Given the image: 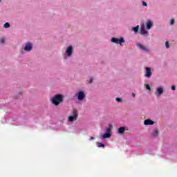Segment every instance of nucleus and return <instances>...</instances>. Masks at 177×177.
<instances>
[{"instance_id":"22","label":"nucleus","mask_w":177,"mask_h":177,"mask_svg":"<svg viewBox=\"0 0 177 177\" xmlns=\"http://www.w3.org/2000/svg\"><path fill=\"white\" fill-rule=\"evenodd\" d=\"M174 23H175V19H171L170 24L172 25V24H174Z\"/></svg>"},{"instance_id":"24","label":"nucleus","mask_w":177,"mask_h":177,"mask_svg":"<svg viewBox=\"0 0 177 177\" xmlns=\"http://www.w3.org/2000/svg\"><path fill=\"white\" fill-rule=\"evenodd\" d=\"M142 5H143V6H147V3L143 1V2H142Z\"/></svg>"},{"instance_id":"8","label":"nucleus","mask_w":177,"mask_h":177,"mask_svg":"<svg viewBox=\"0 0 177 177\" xmlns=\"http://www.w3.org/2000/svg\"><path fill=\"white\" fill-rule=\"evenodd\" d=\"M145 77L150 78L151 77V69L150 68H146V74Z\"/></svg>"},{"instance_id":"10","label":"nucleus","mask_w":177,"mask_h":177,"mask_svg":"<svg viewBox=\"0 0 177 177\" xmlns=\"http://www.w3.org/2000/svg\"><path fill=\"white\" fill-rule=\"evenodd\" d=\"M145 125H153L154 124V122L151 120H145L144 121Z\"/></svg>"},{"instance_id":"2","label":"nucleus","mask_w":177,"mask_h":177,"mask_svg":"<svg viewBox=\"0 0 177 177\" xmlns=\"http://www.w3.org/2000/svg\"><path fill=\"white\" fill-rule=\"evenodd\" d=\"M111 128H113V126L110 124L109 127L106 129V132L102 136L103 139H109V138H111Z\"/></svg>"},{"instance_id":"1","label":"nucleus","mask_w":177,"mask_h":177,"mask_svg":"<svg viewBox=\"0 0 177 177\" xmlns=\"http://www.w3.org/2000/svg\"><path fill=\"white\" fill-rule=\"evenodd\" d=\"M63 96L62 94H58L55 95L52 99V103L53 104H55V106H59L62 102H63Z\"/></svg>"},{"instance_id":"5","label":"nucleus","mask_w":177,"mask_h":177,"mask_svg":"<svg viewBox=\"0 0 177 177\" xmlns=\"http://www.w3.org/2000/svg\"><path fill=\"white\" fill-rule=\"evenodd\" d=\"M77 99L78 100H84V99H85V93H84L83 91H80L77 93Z\"/></svg>"},{"instance_id":"15","label":"nucleus","mask_w":177,"mask_h":177,"mask_svg":"<svg viewBox=\"0 0 177 177\" xmlns=\"http://www.w3.org/2000/svg\"><path fill=\"white\" fill-rule=\"evenodd\" d=\"M97 147H102L103 149H104V147H105L104 144H103L100 142H97Z\"/></svg>"},{"instance_id":"20","label":"nucleus","mask_w":177,"mask_h":177,"mask_svg":"<svg viewBox=\"0 0 177 177\" xmlns=\"http://www.w3.org/2000/svg\"><path fill=\"white\" fill-rule=\"evenodd\" d=\"M165 46H166L167 49L169 48V43L168 41L165 42Z\"/></svg>"},{"instance_id":"26","label":"nucleus","mask_w":177,"mask_h":177,"mask_svg":"<svg viewBox=\"0 0 177 177\" xmlns=\"http://www.w3.org/2000/svg\"><path fill=\"white\" fill-rule=\"evenodd\" d=\"M4 42H5V39H1V44H3Z\"/></svg>"},{"instance_id":"12","label":"nucleus","mask_w":177,"mask_h":177,"mask_svg":"<svg viewBox=\"0 0 177 177\" xmlns=\"http://www.w3.org/2000/svg\"><path fill=\"white\" fill-rule=\"evenodd\" d=\"M153 27V23H151V21H148L147 22V30H150Z\"/></svg>"},{"instance_id":"25","label":"nucleus","mask_w":177,"mask_h":177,"mask_svg":"<svg viewBox=\"0 0 177 177\" xmlns=\"http://www.w3.org/2000/svg\"><path fill=\"white\" fill-rule=\"evenodd\" d=\"M175 89H176V87H175V86H171V90L175 91Z\"/></svg>"},{"instance_id":"18","label":"nucleus","mask_w":177,"mask_h":177,"mask_svg":"<svg viewBox=\"0 0 177 177\" xmlns=\"http://www.w3.org/2000/svg\"><path fill=\"white\" fill-rule=\"evenodd\" d=\"M9 27H10V24L8 22L4 24V28H9Z\"/></svg>"},{"instance_id":"7","label":"nucleus","mask_w":177,"mask_h":177,"mask_svg":"<svg viewBox=\"0 0 177 177\" xmlns=\"http://www.w3.org/2000/svg\"><path fill=\"white\" fill-rule=\"evenodd\" d=\"M66 53L68 57L73 55V46H70L69 47H68V48L66 49Z\"/></svg>"},{"instance_id":"14","label":"nucleus","mask_w":177,"mask_h":177,"mask_svg":"<svg viewBox=\"0 0 177 177\" xmlns=\"http://www.w3.org/2000/svg\"><path fill=\"white\" fill-rule=\"evenodd\" d=\"M147 31H146V29L142 27L140 30V34H142V35H145V34H147Z\"/></svg>"},{"instance_id":"16","label":"nucleus","mask_w":177,"mask_h":177,"mask_svg":"<svg viewBox=\"0 0 177 177\" xmlns=\"http://www.w3.org/2000/svg\"><path fill=\"white\" fill-rule=\"evenodd\" d=\"M152 136H154V138H156V136H158V131L156 130L152 133Z\"/></svg>"},{"instance_id":"6","label":"nucleus","mask_w":177,"mask_h":177,"mask_svg":"<svg viewBox=\"0 0 177 177\" xmlns=\"http://www.w3.org/2000/svg\"><path fill=\"white\" fill-rule=\"evenodd\" d=\"M24 49L26 52H30L32 49V44H31V43H27Z\"/></svg>"},{"instance_id":"11","label":"nucleus","mask_w":177,"mask_h":177,"mask_svg":"<svg viewBox=\"0 0 177 177\" xmlns=\"http://www.w3.org/2000/svg\"><path fill=\"white\" fill-rule=\"evenodd\" d=\"M137 46H138V48H140V49H142L145 52H147V50H148L147 48L145 46L142 45L141 44H138Z\"/></svg>"},{"instance_id":"21","label":"nucleus","mask_w":177,"mask_h":177,"mask_svg":"<svg viewBox=\"0 0 177 177\" xmlns=\"http://www.w3.org/2000/svg\"><path fill=\"white\" fill-rule=\"evenodd\" d=\"M115 100H116V102H122V99H121L120 97H116Z\"/></svg>"},{"instance_id":"23","label":"nucleus","mask_w":177,"mask_h":177,"mask_svg":"<svg viewBox=\"0 0 177 177\" xmlns=\"http://www.w3.org/2000/svg\"><path fill=\"white\" fill-rule=\"evenodd\" d=\"M93 82V78H90L88 82L89 84H92V82Z\"/></svg>"},{"instance_id":"4","label":"nucleus","mask_w":177,"mask_h":177,"mask_svg":"<svg viewBox=\"0 0 177 177\" xmlns=\"http://www.w3.org/2000/svg\"><path fill=\"white\" fill-rule=\"evenodd\" d=\"M111 42H113V44H120L121 45V44L125 42V40L123 37H121L120 39L113 37L111 39Z\"/></svg>"},{"instance_id":"17","label":"nucleus","mask_w":177,"mask_h":177,"mask_svg":"<svg viewBox=\"0 0 177 177\" xmlns=\"http://www.w3.org/2000/svg\"><path fill=\"white\" fill-rule=\"evenodd\" d=\"M133 30L135 32H138V31H139V26H137L136 27L133 28Z\"/></svg>"},{"instance_id":"27","label":"nucleus","mask_w":177,"mask_h":177,"mask_svg":"<svg viewBox=\"0 0 177 177\" xmlns=\"http://www.w3.org/2000/svg\"><path fill=\"white\" fill-rule=\"evenodd\" d=\"M94 139H95V137H91L90 140H94Z\"/></svg>"},{"instance_id":"28","label":"nucleus","mask_w":177,"mask_h":177,"mask_svg":"<svg viewBox=\"0 0 177 177\" xmlns=\"http://www.w3.org/2000/svg\"><path fill=\"white\" fill-rule=\"evenodd\" d=\"M133 97H135V93H132Z\"/></svg>"},{"instance_id":"13","label":"nucleus","mask_w":177,"mask_h":177,"mask_svg":"<svg viewBox=\"0 0 177 177\" xmlns=\"http://www.w3.org/2000/svg\"><path fill=\"white\" fill-rule=\"evenodd\" d=\"M123 132H125V127H122L118 129V133H122Z\"/></svg>"},{"instance_id":"19","label":"nucleus","mask_w":177,"mask_h":177,"mask_svg":"<svg viewBox=\"0 0 177 177\" xmlns=\"http://www.w3.org/2000/svg\"><path fill=\"white\" fill-rule=\"evenodd\" d=\"M145 88H147V89L148 91H151V88L150 87V85H149V84H145Z\"/></svg>"},{"instance_id":"9","label":"nucleus","mask_w":177,"mask_h":177,"mask_svg":"<svg viewBox=\"0 0 177 177\" xmlns=\"http://www.w3.org/2000/svg\"><path fill=\"white\" fill-rule=\"evenodd\" d=\"M164 89L162 88V87H159L157 88L156 95H158V96H160V95H162Z\"/></svg>"},{"instance_id":"3","label":"nucleus","mask_w":177,"mask_h":177,"mask_svg":"<svg viewBox=\"0 0 177 177\" xmlns=\"http://www.w3.org/2000/svg\"><path fill=\"white\" fill-rule=\"evenodd\" d=\"M78 118V112L77 110H73V115L68 117V121L70 122H73L74 120H77Z\"/></svg>"}]
</instances>
